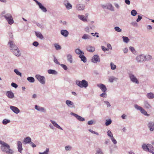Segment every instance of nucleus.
Returning <instances> with one entry per match:
<instances>
[{
    "label": "nucleus",
    "mask_w": 154,
    "mask_h": 154,
    "mask_svg": "<svg viewBox=\"0 0 154 154\" xmlns=\"http://www.w3.org/2000/svg\"><path fill=\"white\" fill-rule=\"evenodd\" d=\"M0 149L4 152L7 154H13L14 151L10 148V146L8 143L0 140Z\"/></svg>",
    "instance_id": "f257e3e1"
},
{
    "label": "nucleus",
    "mask_w": 154,
    "mask_h": 154,
    "mask_svg": "<svg viewBox=\"0 0 154 154\" xmlns=\"http://www.w3.org/2000/svg\"><path fill=\"white\" fill-rule=\"evenodd\" d=\"M75 82L76 85L81 88H86L88 86V82L85 79L82 80L81 81L76 80Z\"/></svg>",
    "instance_id": "f03ea898"
},
{
    "label": "nucleus",
    "mask_w": 154,
    "mask_h": 154,
    "mask_svg": "<svg viewBox=\"0 0 154 154\" xmlns=\"http://www.w3.org/2000/svg\"><path fill=\"white\" fill-rule=\"evenodd\" d=\"M3 16L4 17L9 24L12 25L14 23V21L12 17L10 14H6L4 15H3Z\"/></svg>",
    "instance_id": "7ed1b4c3"
},
{
    "label": "nucleus",
    "mask_w": 154,
    "mask_h": 154,
    "mask_svg": "<svg viewBox=\"0 0 154 154\" xmlns=\"http://www.w3.org/2000/svg\"><path fill=\"white\" fill-rule=\"evenodd\" d=\"M134 107L137 110H140L141 113L144 116H149V114H148L147 112L143 109L142 107L139 106L137 104H135L134 105Z\"/></svg>",
    "instance_id": "20e7f679"
},
{
    "label": "nucleus",
    "mask_w": 154,
    "mask_h": 154,
    "mask_svg": "<svg viewBox=\"0 0 154 154\" xmlns=\"http://www.w3.org/2000/svg\"><path fill=\"white\" fill-rule=\"evenodd\" d=\"M35 77L42 84L44 85L45 84V79L44 76L37 74L35 75Z\"/></svg>",
    "instance_id": "39448f33"
},
{
    "label": "nucleus",
    "mask_w": 154,
    "mask_h": 154,
    "mask_svg": "<svg viewBox=\"0 0 154 154\" xmlns=\"http://www.w3.org/2000/svg\"><path fill=\"white\" fill-rule=\"evenodd\" d=\"M129 76L131 81L133 83L139 84V82L136 76L132 73H130L129 74Z\"/></svg>",
    "instance_id": "423d86ee"
},
{
    "label": "nucleus",
    "mask_w": 154,
    "mask_h": 154,
    "mask_svg": "<svg viewBox=\"0 0 154 154\" xmlns=\"http://www.w3.org/2000/svg\"><path fill=\"white\" fill-rule=\"evenodd\" d=\"M8 45H9L10 49L11 51L15 50L17 49L18 47L15 45L14 42L10 40L8 42Z\"/></svg>",
    "instance_id": "0eeeda50"
},
{
    "label": "nucleus",
    "mask_w": 154,
    "mask_h": 154,
    "mask_svg": "<svg viewBox=\"0 0 154 154\" xmlns=\"http://www.w3.org/2000/svg\"><path fill=\"white\" fill-rule=\"evenodd\" d=\"M136 60L138 63H142L144 62V54L137 55L136 58Z\"/></svg>",
    "instance_id": "6e6552de"
},
{
    "label": "nucleus",
    "mask_w": 154,
    "mask_h": 154,
    "mask_svg": "<svg viewBox=\"0 0 154 154\" xmlns=\"http://www.w3.org/2000/svg\"><path fill=\"white\" fill-rule=\"evenodd\" d=\"M63 4L67 10L71 9L72 8V5L70 3L68 0H64L63 2Z\"/></svg>",
    "instance_id": "1a4fd4ad"
},
{
    "label": "nucleus",
    "mask_w": 154,
    "mask_h": 154,
    "mask_svg": "<svg viewBox=\"0 0 154 154\" xmlns=\"http://www.w3.org/2000/svg\"><path fill=\"white\" fill-rule=\"evenodd\" d=\"M85 7V6L84 4H78L75 6L76 9L78 11H83Z\"/></svg>",
    "instance_id": "9d476101"
},
{
    "label": "nucleus",
    "mask_w": 154,
    "mask_h": 154,
    "mask_svg": "<svg viewBox=\"0 0 154 154\" xmlns=\"http://www.w3.org/2000/svg\"><path fill=\"white\" fill-rule=\"evenodd\" d=\"M147 126L150 131H154V121H149L148 123Z\"/></svg>",
    "instance_id": "9b49d317"
},
{
    "label": "nucleus",
    "mask_w": 154,
    "mask_h": 154,
    "mask_svg": "<svg viewBox=\"0 0 154 154\" xmlns=\"http://www.w3.org/2000/svg\"><path fill=\"white\" fill-rule=\"evenodd\" d=\"M143 106L146 109H150L152 108V106L147 100H145L143 101Z\"/></svg>",
    "instance_id": "f8f14e48"
},
{
    "label": "nucleus",
    "mask_w": 154,
    "mask_h": 154,
    "mask_svg": "<svg viewBox=\"0 0 154 154\" xmlns=\"http://www.w3.org/2000/svg\"><path fill=\"white\" fill-rule=\"evenodd\" d=\"M70 114L71 115L74 116L79 121H84L85 120V119L84 118L73 112H71Z\"/></svg>",
    "instance_id": "ddd939ff"
},
{
    "label": "nucleus",
    "mask_w": 154,
    "mask_h": 154,
    "mask_svg": "<svg viewBox=\"0 0 154 154\" xmlns=\"http://www.w3.org/2000/svg\"><path fill=\"white\" fill-rule=\"evenodd\" d=\"M35 109L38 111L42 112H46V110L44 108L37 105L35 106Z\"/></svg>",
    "instance_id": "4468645a"
},
{
    "label": "nucleus",
    "mask_w": 154,
    "mask_h": 154,
    "mask_svg": "<svg viewBox=\"0 0 154 154\" xmlns=\"http://www.w3.org/2000/svg\"><path fill=\"white\" fill-rule=\"evenodd\" d=\"M92 62L96 63L97 62H100V58L98 55H94L92 57L91 60Z\"/></svg>",
    "instance_id": "2eb2a0df"
},
{
    "label": "nucleus",
    "mask_w": 154,
    "mask_h": 154,
    "mask_svg": "<svg viewBox=\"0 0 154 154\" xmlns=\"http://www.w3.org/2000/svg\"><path fill=\"white\" fill-rule=\"evenodd\" d=\"M10 109L16 114H17L20 112V110L16 106H10Z\"/></svg>",
    "instance_id": "dca6fc26"
},
{
    "label": "nucleus",
    "mask_w": 154,
    "mask_h": 154,
    "mask_svg": "<svg viewBox=\"0 0 154 154\" xmlns=\"http://www.w3.org/2000/svg\"><path fill=\"white\" fill-rule=\"evenodd\" d=\"M97 86L99 87L103 92H106L107 90L105 85L104 84H97Z\"/></svg>",
    "instance_id": "f3484780"
},
{
    "label": "nucleus",
    "mask_w": 154,
    "mask_h": 154,
    "mask_svg": "<svg viewBox=\"0 0 154 154\" xmlns=\"http://www.w3.org/2000/svg\"><path fill=\"white\" fill-rule=\"evenodd\" d=\"M17 149L19 152L22 153V151L23 150L22 145L21 141H18L17 143Z\"/></svg>",
    "instance_id": "a211bd4d"
},
{
    "label": "nucleus",
    "mask_w": 154,
    "mask_h": 154,
    "mask_svg": "<svg viewBox=\"0 0 154 154\" xmlns=\"http://www.w3.org/2000/svg\"><path fill=\"white\" fill-rule=\"evenodd\" d=\"M61 34L64 37H67L69 34V32L66 30L62 29L60 31Z\"/></svg>",
    "instance_id": "6ab92c4d"
},
{
    "label": "nucleus",
    "mask_w": 154,
    "mask_h": 154,
    "mask_svg": "<svg viewBox=\"0 0 154 154\" xmlns=\"http://www.w3.org/2000/svg\"><path fill=\"white\" fill-rule=\"evenodd\" d=\"M11 52L14 55L17 57H19L20 56L21 53L20 50L18 48L15 50L12 51Z\"/></svg>",
    "instance_id": "aec40b11"
},
{
    "label": "nucleus",
    "mask_w": 154,
    "mask_h": 154,
    "mask_svg": "<svg viewBox=\"0 0 154 154\" xmlns=\"http://www.w3.org/2000/svg\"><path fill=\"white\" fill-rule=\"evenodd\" d=\"M66 104L69 107L73 108L75 107L74 103L69 100H67L66 101Z\"/></svg>",
    "instance_id": "412c9836"
},
{
    "label": "nucleus",
    "mask_w": 154,
    "mask_h": 154,
    "mask_svg": "<svg viewBox=\"0 0 154 154\" xmlns=\"http://www.w3.org/2000/svg\"><path fill=\"white\" fill-rule=\"evenodd\" d=\"M6 95L9 98L12 99L14 97V93L11 91H7Z\"/></svg>",
    "instance_id": "4be33fe9"
},
{
    "label": "nucleus",
    "mask_w": 154,
    "mask_h": 154,
    "mask_svg": "<svg viewBox=\"0 0 154 154\" xmlns=\"http://www.w3.org/2000/svg\"><path fill=\"white\" fill-rule=\"evenodd\" d=\"M50 122L53 124L54 127L60 130H63L62 128L60 127L55 121L52 120H51Z\"/></svg>",
    "instance_id": "5701e85b"
},
{
    "label": "nucleus",
    "mask_w": 154,
    "mask_h": 154,
    "mask_svg": "<svg viewBox=\"0 0 154 154\" xmlns=\"http://www.w3.org/2000/svg\"><path fill=\"white\" fill-rule=\"evenodd\" d=\"M31 142V139L29 137H27L24 138L23 141V142L25 144L29 143Z\"/></svg>",
    "instance_id": "b1692460"
},
{
    "label": "nucleus",
    "mask_w": 154,
    "mask_h": 154,
    "mask_svg": "<svg viewBox=\"0 0 154 154\" xmlns=\"http://www.w3.org/2000/svg\"><path fill=\"white\" fill-rule=\"evenodd\" d=\"M78 17L79 19L83 22H85L87 21L86 17L83 15H78Z\"/></svg>",
    "instance_id": "393cba45"
},
{
    "label": "nucleus",
    "mask_w": 154,
    "mask_h": 154,
    "mask_svg": "<svg viewBox=\"0 0 154 154\" xmlns=\"http://www.w3.org/2000/svg\"><path fill=\"white\" fill-rule=\"evenodd\" d=\"M35 34L37 38H38L41 39H43L44 38V37L42 34L39 32H35Z\"/></svg>",
    "instance_id": "a878e982"
},
{
    "label": "nucleus",
    "mask_w": 154,
    "mask_h": 154,
    "mask_svg": "<svg viewBox=\"0 0 154 154\" xmlns=\"http://www.w3.org/2000/svg\"><path fill=\"white\" fill-rule=\"evenodd\" d=\"M147 97L149 99H152L154 98V94L152 92L148 93L146 95Z\"/></svg>",
    "instance_id": "bb28decb"
},
{
    "label": "nucleus",
    "mask_w": 154,
    "mask_h": 154,
    "mask_svg": "<svg viewBox=\"0 0 154 154\" xmlns=\"http://www.w3.org/2000/svg\"><path fill=\"white\" fill-rule=\"evenodd\" d=\"M87 50L90 52H93L95 50V48L93 46H88L87 47Z\"/></svg>",
    "instance_id": "cd10ccee"
},
{
    "label": "nucleus",
    "mask_w": 154,
    "mask_h": 154,
    "mask_svg": "<svg viewBox=\"0 0 154 154\" xmlns=\"http://www.w3.org/2000/svg\"><path fill=\"white\" fill-rule=\"evenodd\" d=\"M84 53H82L80 56H79V57L81 59V60L84 63H85L87 61V59L84 55Z\"/></svg>",
    "instance_id": "c85d7f7f"
},
{
    "label": "nucleus",
    "mask_w": 154,
    "mask_h": 154,
    "mask_svg": "<svg viewBox=\"0 0 154 154\" xmlns=\"http://www.w3.org/2000/svg\"><path fill=\"white\" fill-rule=\"evenodd\" d=\"M144 58L145 62L150 60L152 58V56L148 54H144Z\"/></svg>",
    "instance_id": "c756f323"
},
{
    "label": "nucleus",
    "mask_w": 154,
    "mask_h": 154,
    "mask_svg": "<svg viewBox=\"0 0 154 154\" xmlns=\"http://www.w3.org/2000/svg\"><path fill=\"white\" fill-rule=\"evenodd\" d=\"M106 8L109 10H110L112 11H114V8L111 4H109L106 5Z\"/></svg>",
    "instance_id": "7c9ffc66"
},
{
    "label": "nucleus",
    "mask_w": 154,
    "mask_h": 154,
    "mask_svg": "<svg viewBox=\"0 0 154 154\" xmlns=\"http://www.w3.org/2000/svg\"><path fill=\"white\" fill-rule=\"evenodd\" d=\"M67 61L69 62L70 63L72 62V57L71 54H68L67 55Z\"/></svg>",
    "instance_id": "2f4dec72"
},
{
    "label": "nucleus",
    "mask_w": 154,
    "mask_h": 154,
    "mask_svg": "<svg viewBox=\"0 0 154 154\" xmlns=\"http://www.w3.org/2000/svg\"><path fill=\"white\" fill-rule=\"evenodd\" d=\"M82 39H90L91 38V37L89 35L87 34H84L82 37Z\"/></svg>",
    "instance_id": "473e14b6"
},
{
    "label": "nucleus",
    "mask_w": 154,
    "mask_h": 154,
    "mask_svg": "<svg viewBox=\"0 0 154 154\" xmlns=\"http://www.w3.org/2000/svg\"><path fill=\"white\" fill-rule=\"evenodd\" d=\"M148 149L147 151L149 152H153L154 150V148L153 146L150 144H148Z\"/></svg>",
    "instance_id": "72a5a7b5"
},
{
    "label": "nucleus",
    "mask_w": 154,
    "mask_h": 154,
    "mask_svg": "<svg viewBox=\"0 0 154 154\" xmlns=\"http://www.w3.org/2000/svg\"><path fill=\"white\" fill-rule=\"evenodd\" d=\"M48 73L49 74L56 75L57 74V72L55 70L53 69H49L48 70Z\"/></svg>",
    "instance_id": "f704fd0d"
},
{
    "label": "nucleus",
    "mask_w": 154,
    "mask_h": 154,
    "mask_svg": "<svg viewBox=\"0 0 154 154\" xmlns=\"http://www.w3.org/2000/svg\"><path fill=\"white\" fill-rule=\"evenodd\" d=\"M75 52L78 55L80 56L82 54V53H84L83 51H81L79 49L77 48L75 50Z\"/></svg>",
    "instance_id": "c9c22d12"
},
{
    "label": "nucleus",
    "mask_w": 154,
    "mask_h": 154,
    "mask_svg": "<svg viewBox=\"0 0 154 154\" xmlns=\"http://www.w3.org/2000/svg\"><path fill=\"white\" fill-rule=\"evenodd\" d=\"M27 80L31 83H33L35 82V79L32 77H27Z\"/></svg>",
    "instance_id": "e433bc0d"
},
{
    "label": "nucleus",
    "mask_w": 154,
    "mask_h": 154,
    "mask_svg": "<svg viewBox=\"0 0 154 154\" xmlns=\"http://www.w3.org/2000/svg\"><path fill=\"white\" fill-rule=\"evenodd\" d=\"M142 147L143 150L145 151H147L148 149V144L146 145V144H143L142 145Z\"/></svg>",
    "instance_id": "4c0bfd02"
},
{
    "label": "nucleus",
    "mask_w": 154,
    "mask_h": 154,
    "mask_svg": "<svg viewBox=\"0 0 154 154\" xmlns=\"http://www.w3.org/2000/svg\"><path fill=\"white\" fill-rule=\"evenodd\" d=\"M112 122V121L110 119L108 120H106L105 122V125L108 126L110 125Z\"/></svg>",
    "instance_id": "58836bf2"
},
{
    "label": "nucleus",
    "mask_w": 154,
    "mask_h": 154,
    "mask_svg": "<svg viewBox=\"0 0 154 154\" xmlns=\"http://www.w3.org/2000/svg\"><path fill=\"white\" fill-rule=\"evenodd\" d=\"M10 122V120L9 119H5L2 121V124L4 125H6Z\"/></svg>",
    "instance_id": "ea45409f"
},
{
    "label": "nucleus",
    "mask_w": 154,
    "mask_h": 154,
    "mask_svg": "<svg viewBox=\"0 0 154 154\" xmlns=\"http://www.w3.org/2000/svg\"><path fill=\"white\" fill-rule=\"evenodd\" d=\"M122 38L123 42L126 43H128L129 41V39L126 36H123L122 37Z\"/></svg>",
    "instance_id": "a19ab883"
},
{
    "label": "nucleus",
    "mask_w": 154,
    "mask_h": 154,
    "mask_svg": "<svg viewBox=\"0 0 154 154\" xmlns=\"http://www.w3.org/2000/svg\"><path fill=\"white\" fill-rule=\"evenodd\" d=\"M117 79L114 76H110L109 78V82H113V81L115 79Z\"/></svg>",
    "instance_id": "79ce46f5"
},
{
    "label": "nucleus",
    "mask_w": 154,
    "mask_h": 154,
    "mask_svg": "<svg viewBox=\"0 0 154 154\" xmlns=\"http://www.w3.org/2000/svg\"><path fill=\"white\" fill-rule=\"evenodd\" d=\"M54 45L56 50H58L61 49V46L57 44H54Z\"/></svg>",
    "instance_id": "37998d69"
},
{
    "label": "nucleus",
    "mask_w": 154,
    "mask_h": 154,
    "mask_svg": "<svg viewBox=\"0 0 154 154\" xmlns=\"http://www.w3.org/2000/svg\"><path fill=\"white\" fill-rule=\"evenodd\" d=\"M137 11L135 10H132L131 11V14L132 16H135L137 15Z\"/></svg>",
    "instance_id": "c03bdc74"
},
{
    "label": "nucleus",
    "mask_w": 154,
    "mask_h": 154,
    "mask_svg": "<svg viewBox=\"0 0 154 154\" xmlns=\"http://www.w3.org/2000/svg\"><path fill=\"white\" fill-rule=\"evenodd\" d=\"M14 71L15 73L17 75H19L21 77L22 76L21 73L17 69H14Z\"/></svg>",
    "instance_id": "a18cd8bd"
},
{
    "label": "nucleus",
    "mask_w": 154,
    "mask_h": 154,
    "mask_svg": "<svg viewBox=\"0 0 154 154\" xmlns=\"http://www.w3.org/2000/svg\"><path fill=\"white\" fill-rule=\"evenodd\" d=\"M107 135L111 138L113 137V135L111 131L109 130L107 131Z\"/></svg>",
    "instance_id": "49530a36"
},
{
    "label": "nucleus",
    "mask_w": 154,
    "mask_h": 154,
    "mask_svg": "<svg viewBox=\"0 0 154 154\" xmlns=\"http://www.w3.org/2000/svg\"><path fill=\"white\" fill-rule=\"evenodd\" d=\"M95 154H103V153L101 149H98L97 150Z\"/></svg>",
    "instance_id": "de8ad7c7"
},
{
    "label": "nucleus",
    "mask_w": 154,
    "mask_h": 154,
    "mask_svg": "<svg viewBox=\"0 0 154 154\" xmlns=\"http://www.w3.org/2000/svg\"><path fill=\"white\" fill-rule=\"evenodd\" d=\"M49 152V148H46L45 150L43 152H39V154H48Z\"/></svg>",
    "instance_id": "09e8293b"
},
{
    "label": "nucleus",
    "mask_w": 154,
    "mask_h": 154,
    "mask_svg": "<svg viewBox=\"0 0 154 154\" xmlns=\"http://www.w3.org/2000/svg\"><path fill=\"white\" fill-rule=\"evenodd\" d=\"M110 66L111 69L112 70H114L116 68V66L114 65L113 63L112 62L110 63Z\"/></svg>",
    "instance_id": "8fccbe9b"
},
{
    "label": "nucleus",
    "mask_w": 154,
    "mask_h": 154,
    "mask_svg": "<svg viewBox=\"0 0 154 154\" xmlns=\"http://www.w3.org/2000/svg\"><path fill=\"white\" fill-rule=\"evenodd\" d=\"M72 148V147L70 146H66L65 147V149L66 151H70Z\"/></svg>",
    "instance_id": "3c124183"
},
{
    "label": "nucleus",
    "mask_w": 154,
    "mask_h": 154,
    "mask_svg": "<svg viewBox=\"0 0 154 154\" xmlns=\"http://www.w3.org/2000/svg\"><path fill=\"white\" fill-rule=\"evenodd\" d=\"M115 30L117 32H121L122 31V29L119 26H116L114 28Z\"/></svg>",
    "instance_id": "603ef678"
},
{
    "label": "nucleus",
    "mask_w": 154,
    "mask_h": 154,
    "mask_svg": "<svg viewBox=\"0 0 154 154\" xmlns=\"http://www.w3.org/2000/svg\"><path fill=\"white\" fill-rule=\"evenodd\" d=\"M100 96L101 97H102L103 98H106L107 97V94L106 92H103V93L101 94L100 95Z\"/></svg>",
    "instance_id": "864d4df0"
},
{
    "label": "nucleus",
    "mask_w": 154,
    "mask_h": 154,
    "mask_svg": "<svg viewBox=\"0 0 154 154\" xmlns=\"http://www.w3.org/2000/svg\"><path fill=\"white\" fill-rule=\"evenodd\" d=\"M54 62L56 64L58 65H60V63L57 60V59L56 58V57L54 56Z\"/></svg>",
    "instance_id": "5fc2aeb1"
},
{
    "label": "nucleus",
    "mask_w": 154,
    "mask_h": 154,
    "mask_svg": "<svg viewBox=\"0 0 154 154\" xmlns=\"http://www.w3.org/2000/svg\"><path fill=\"white\" fill-rule=\"evenodd\" d=\"M111 140L114 144H116L117 142L116 140L113 137L110 138Z\"/></svg>",
    "instance_id": "6e6d98bb"
},
{
    "label": "nucleus",
    "mask_w": 154,
    "mask_h": 154,
    "mask_svg": "<svg viewBox=\"0 0 154 154\" xmlns=\"http://www.w3.org/2000/svg\"><path fill=\"white\" fill-rule=\"evenodd\" d=\"M60 65L61 67H62V68L65 70H66L67 69H68L67 67L65 65H64L63 64H61Z\"/></svg>",
    "instance_id": "4d7b16f0"
},
{
    "label": "nucleus",
    "mask_w": 154,
    "mask_h": 154,
    "mask_svg": "<svg viewBox=\"0 0 154 154\" xmlns=\"http://www.w3.org/2000/svg\"><path fill=\"white\" fill-rule=\"evenodd\" d=\"M11 86H12L13 87L16 88H17L18 87L17 85V84H16L15 83H14V82H12L11 83Z\"/></svg>",
    "instance_id": "13d9d810"
},
{
    "label": "nucleus",
    "mask_w": 154,
    "mask_h": 154,
    "mask_svg": "<svg viewBox=\"0 0 154 154\" xmlns=\"http://www.w3.org/2000/svg\"><path fill=\"white\" fill-rule=\"evenodd\" d=\"M32 45L36 47L38 45L39 43L35 41L33 43Z\"/></svg>",
    "instance_id": "bf43d9fd"
},
{
    "label": "nucleus",
    "mask_w": 154,
    "mask_h": 154,
    "mask_svg": "<svg viewBox=\"0 0 154 154\" xmlns=\"http://www.w3.org/2000/svg\"><path fill=\"white\" fill-rule=\"evenodd\" d=\"M101 48L103 51H109V49L108 48H106L103 46H102Z\"/></svg>",
    "instance_id": "052dcab7"
},
{
    "label": "nucleus",
    "mask_w": 154,
    "mask_h": 154,
    "mask_svg": "<svg viewBox=\"0 0 154 154\" xmlns=\"http://www.w3.org/2000/svg\"><path fill=\"white\" fill-rule=\"evenodd\" d=\"M129 49H130V50L133 53H134L135 51V49L133 47H131V46H130L129 47Z\"/></svg>",
    "instance_id": "680f3d73"
},
{
    "label": "nucleus",
    "mask_w": 154,
    "mask_h": 154,
    "mask_svg": "<svg viewBox=\"0 0 154 154\" xmlns=\"http://www.w3.org/2000/svg\"><path fill=\"white\" fill-rule=\"evenodd\" d=\"M142 17L140 15L138 16V18L136 20V21L137 22H139L142 19Z\"/></svg>",
    "instance_id": "e2e57ef3"
},
{
    "label": "nucleus",
    "mask_w": 154,
    "mask_h": 154,
    "mask_svg": "<svg viewBox=\"0 0 154 154\" xmlns=\"http://www.w3.org/2000/svg\"><path fill=\"white\" fill-rule=\"evenodd\" d=\"M104 103H105V104L107 106V107H109L111 106V105L109 103V102L107 101H104Z\"/></svg>",
    "instance_id": "0e129e2a"
},
{
    "label": "nucleus",
    "mask_w": 154,
    "mask_h": 154,
    "mask_svg": "<svg viewBox=\"0 0 154 154\" xmlns=\"http://www.w3.org/2000/svg\"><path fill=\"white\" fill-rule=\"evenodd\" d=\"M123 51L124 52V53L125 54L127 53L128 52V50L127 48H125L124 49H123Z\"/></svg>",
    "instance_id": "69168bd1"
},
{
    "label": "nucleus",
    "mask_w": 154,
    "mask_h": 154,
    "mask_svg": "<svg viewBox=\"0 0 154 154\" xmlns=\"http://www.w3.org/2000/svg\"><path fill=\"white\" fill-rule=\"evenodd\" d=\"M107 48L109 49H109H110V50H112V47L111 45L109 44V43H108L107 44Z\"/></svg>",
    "instance_id": "338daca9"
},
{
    "label": "nucleus",
    "mask_w": 154,
    "mask_h": 154,
    "mask_svg": "<svg viewBox=\"0 0 154 154\" xmlns=\"http://www.w3.org/2000/svg\"><path fill=\"white\" fill-rule=\"evenodd\" d=\"M125 3L128 5L130 4V1L129 0H125Z\"/></svg>",
    "instance_id": "774afa93"
}]
</instances>
